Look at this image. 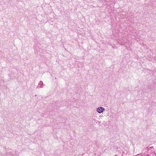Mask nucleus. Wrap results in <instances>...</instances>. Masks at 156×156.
Here are the masks:
<instances>
[{"mask_svg": "<svg viewBox=\"0 0 156 156\" xmlns=\"http://www.w3.org/2000/svg\"><path fill=\"white\" fill-rule=\"evenodd\" d=\"M96 111L99 113L103 112L105 111V108L102 107H99L97 108Z\"/></svg>", "mask_w": 156, "mask_h": 156, "instance_id": "obj_1", "label": "nucleus"}, {"mask_svg": "<svg viewBox=\"0 0 156 156\" xmlns=\"http://www.w3.org/2000/svg\"><path fill=\"white\" fill-rule=\"evenodd\" d=\"M44 85V84H43V82L41 81H40L39 83L38 87L40 88H43V86Z\"/></svg>", "mask_w": 156, "mask_h": 156, "instance_id": "obj_2", "label": "nucleus"}, {"mask_svg": "<svg viewBox=\"0 0 156 156\" xmlns=\"http://www.w3.org/2000/svg\"><path fill=\"white\" fill-rule=\"evenodd\" d=\"M94 121H95V122H96V123L98 124H100V122L98 121L97 120H96V119H94Z\"/></svg>", "mask_w": 156, "mask_h": 156, "instance_id": "obj_3", "label": "nucleus"}]
</instances>
